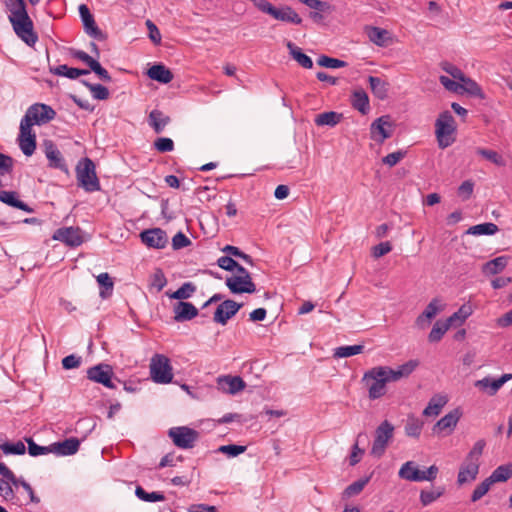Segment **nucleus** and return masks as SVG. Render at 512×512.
I'll list each match as a JSON object with an SVG mask.
<instances>
[{"label":"nucleus","instance_id":"56","mask_svg":"<svg viewBox=\"0 0 512 512\" xmlns=\"http://www.w3.org/2000/svg\"><path fill=\"white\" fill-rule=\"evenodd\" d=\"M491 484L487 479L478 484L471 494V501H479L491 488Z\"/></svg>","mask_w":512,"mask_h":512},{"label":"nucleus","instance_id":"47","mask_svg":"<svg viewBox=\"0 0 512 512\" xmlns=\"http://www.w3.org/2000/svg\"><path fill=\"white\" fill-rule=\"evenodd\" d=\"M196 291V286L192 282H185L180 288L171 293L169 297L176 300H184L190 298Z\"/></svg>","mask_w":512,"mask_h":512},{"label":"nucleus","instance_id":"26","mask_svg":"<svg viewBox=\"0 0 512 512\" xmlns=\"http://www.w3.org/2000/svg\"><path fill=\"white\" fill-rule=\"evenodd\" d=\"M174 320L177 322L189 321L198 315V309L190 302L179 301L174 307Z\"/></svg>","mask_w":512,"mask_h":512},{"label":"nucleus","instance_id":"28","mask_svg":"<svg viewBox=\"0 0 512 512\" xmlns=\"http://www.w3.org/2000/svg\"><path fill=\"white\" fill-rule=\"evenodd\" d=\"M0 201L8 206L20 209L22 211L28 213L33 212V209L30 206L19 199V194L16 191L1 190Z\"/></svg>","mask_w":512,"mask_h":512},{"label":"nucleus","instance_id":"12","mask_svg":"<svg viewBox=\"0 0 512 512\" xmlns=\"http://www.w3.org/2000/svg\"><path fill=\"white\" fill-rule=\"evenodd\" d=\"M42 146L44 154L48 160V166L50 168L59 169L67 173L68 166L56 144L52 140H44Z\"/></svg>","mask_w":512,"mask_h":512},{"label":"nucleus","instance_id":"43","mask_svg":"<svg viewBox=\"0 0 512 512\" xmlns=\"http://www.w3.org/2000/svg\"><path fill=\"white\" fill-rule=\"evenodd\" d=\"M451 326L453 324L449 322V319L445 322L437 321L428 335V340L432 343L440 341Z\"/></svg>","mask_w":512,"mask_h":512},{"label":"nucleus","instance_id":"5","mask_svg":"<svg viewBox=\"0 0 512 512\" xmlns=\"http://www.w3.org/2000/svg\"><path fill=\"white\" fill-rule=\"evenodd\" d=\"M456 131V122L449 111L439 114L435 122V134L440 148L444 149L452 145L455 138L452 135Z\"/></svg>","mask_w":512,"mask_h":512},{"label":"nucleus","instance_id":"46","mask_svg":"<svg viewBox=\"0 0 512 512\" xmlns=\"http://www.w3.org/2000/svg\"><path fill=\"white\" fill-rule=\"evenodd\" d=\"M96 279L99 286L101 287L100 296L102 298H107L110 296L114 287V283L110 275L106 272L100 273Z\"/></svg>","mask_w":512,"mask_h":512},{"label":"nucleus","instance_id":"29","mask_svg":"<svg viewBox=\"0 0 512 512\" xmlns=\"http://www.w3.org/2000/svg\"><path fill=\"white\" fill-rule=\"evenodd\" d=\"M398 476L406 481L421 482V470L414 461L405 462L399 469Z\"/></svg>","mask_w":512,"mask_h":512},{"label":"nucleus","instance_id":"11","mask_svg":"<svg viewBox=\"0 0 512 512\" xmlns=\"http://www.w3.org/2000/svg\"><path fill=\"white\" fill-rule=\"evenodd\" d=\"M79 14L83 23L84 31L87 35L98 41L106 40V34L97 26L87 5L81 4L79 6Z\"/></svg>","mask_w":512,"mask_h":512},{"label":"nucleus","instance_id":"49","mask_svg":"<svg viewBox=\"0 0 512 512\" xmlns=\"http://www.w3.org/2000/svg\"><path fill=\"white\" fill-rule=\"evenodd\" d=\"M363 350H364V345L340 346L335 349L334 357H336V358L351 357V356L362 353Z\"/></svg>","mask_w":512,"mask_h":512},{"label":"nucleus","instance_id":"60","mask_svg":"<svg viewBox=\"0 0 512 512\" xmlns=\"http://www.w3.org/2000/svg\"><path fill=\"white\" fill-rule=\"evenodd\" d=\"M471 314L470 307L463 305L457 312L453 313L448 319L449 322L455 325L456 323L462 324Z\"/></svg>","mask_w":512,"mask_h":512},{"label":"nucleus","instance_id":"40","mask_svg":"<svg viewBox=\"0 0 512 512\" xmlns=\"http://www.w3.org/2000/svg\"><path fill=\"white\" fill-rule=\"evenodd\" d=\"M366 33L371 42L377 46H384L389 39V32L385 29L370 26L366 28Z\"/></svg>","mask_w":512,"mask_h":512},{"label":"nucleus","instance_id":"3","mask_svg":"<svg viewBox=\"0 0 512 512\" xmlns=\"http://www.w3.org/2000/svg\"><path fill=\"white\" fill-rule=\"evenodd\" d=\"M76 177L80 187L86 192L100 190V182L96 175L95 164L90 158H83L76 166Z\"/></svg>","mask_w":512,"mask_h":512},{"label":"nucleus","instance_id":"34","mask_svg":"<svg viewBox=\"0 0 512 512\" xmlns=\"http://www.w3.org/2000/svg\"><path fill=\"white\" fill-rule=\"evenodd\" d=\"M343 115L335 111L323 112L316 115L314 122L317 126L334 127L341 122Z\"/></svg>","mask_w":512,"mask_h":512},{"label":"nucleus","instance_id":"19","mask_svg":"<svg viewBox=\"0 0 512 512\" xmlns=\"http://www.w3.org/2000/svg\"><path fill=\"white\" fill-rule=\"evenodd\" d=\"M18 144L25 156H31L36 149V134L32 128L20 123Z\"/></svg>","mask_w":512,"mask_h":512},{"label":"nucleus","instance_id":"58","mask_svg":"<svg viewBox=\"0 0 512 512\" xmlns=\"http://www.w3.org/2000/svg\"><path fill=\"white\" fill-rule=\"evenodd\" d=\"M218 451L226 454L228 457H236L246 451V446L242 445H222L218 448Z\"/></svg>","mask_w":512,"mask_h":512},{"label":"nucleus","instance_id":"10","mask_svg":"<svg viewBox=\"0 0 512 512\" xmlns=\"http://www.w3.org/2000/svg\"><path fill=\"white\" fill-rule=\"evenodd\" d=\"M114 372L109 364L100 363L87 370V378L95 383L114 389L115 385L112 381Z\"/></svg>","mask_w":512,"mask_h":512},{"label":"nucleus","instance_id":"14","mask_svg":"<svg viewBox=\"0 0 512 512\" xmlns=\"http://www.w3.org/2000/svg\"><path fill=\"white\" fill-rule=\"evenodd\" d=\"M462 416V412L459 408H455L441 419H439L433 426L432 431L434 434L450 435L454 431Z\"/></svg>","mask_w":512,"mask_h":512},{"label":"nucleus","instance_id":"24","mask_svg":"<svg viewBox=\"0 0 512 512\" xmlns=\"http://www.w3.org/2000/svg\"><path fill=\"white\" fill-rule=\"evenodd\" d=\"M443 306L438 298H434L430 301V303L426 306L425 310L420 314L415 324L417 327L424 329L429 324L430 321L442 310Z\"/></svg>","mask_w":512,"mask_h":512},{"label":"nucleus","instance_id":"50","mask_svg":"<svg viewBox=\"0 0 512 512\" xmlns=\"http://www.w3.org/2000/svg\"><path fill=\"white\" fill-rule=\"evenodd\" d=\"M0 449L5 455H23L26 452V447L22 441H17L16 443H0Z\"/></svg>","mask_w":512,"mask_h":512},{"label":"nucleus","instance_id":"57","mask_svg":"<svg viewBox=\"0 0 512 512\" xmlns=\"http://www.w3.org/2000/svg\"><path fill=\"white\" fill-rule=\"evenodd\" d=\"M486 446V442L484 439H480L475 442L472 449L469 451V453L466 455L465 458H468L470 460H474L476 462H480V457L483 453V450Z\"/></svg>","mask_w":512,"mask_h":512},{"label":"nucleus","instance_id":"17","mask_svg":"<svg viewBox=\"0 0 512 512\" xmlns=\"http://www.w3.org/2000/svg\"><path fill=\"white\" fill-rule=\"evenodd\" d=\"M480 462L465 458L461 463L457 475L458 486L473 482L479 474Z\"/></svg>","mask_w":512,"mask_h":512},{"label":"nucleus","instance_id":"36","mask_svg":"<svg viewBox=\"0 0 512 512\" xmlns=\"http://www.w3.org/2000/svg\"><path fill=\"white\" fill-rule=\"evenodd\" d=\"M512 477V463L498 466L486 479L491 485L505 482Z\"/></svg>","mask_w":512,"mask_h":512},{"label":"nucleus","instance_id":"8","mask_svg":"<svg viewBox=\"0 0 512 512\" xmlns=\"http://www.w3.org/2000/svg\"><path fill=\"white\" fill-rule=\"evenodd\" d=\"M169 437L175 446L181 449H190L199 438V433L187 426L172 427L168 431Z\"/></svg>","mask_w":512,"mask_h":512},{"label":"nucleus","instance_id":"64","mask_svg":"<svg viewBox=\"0 0 512 512\" xmlns=\"http://www.w3.org/2000/svg\"><path fill=\"white\" fill-rule=\"evenodd\" d=\"M191 244L190 239L182 232H178L172 238L173 249L179 250Z\"/></svg>","mask_w":512,"mask_h":512},{"label":"nucleus","instance_id":"53","mask_svg":"<svg viewBox=\"0 0 512 512\" xmlns=\"http://www.w3.org/2000/svg\"><path fill=\"white\" fill-rule=\"evenodd\" d=\"M151 287L155 288L157 292H160L167 285V278L162 269H155L150 279Z\"/></svg>","mask_w":512,"mask_h":512},{"label":"nucleus","instance_id":"59","mask_svg":"<svg viewBox=\"0 0 512 512\" xmlns=\"http://www.w3.org/2000/svg\"><path fill=\"white\" fill-rule=\"evenodd\" d=\"M50 72L57 76H64L69 79H76V68L69 67L65 64L50 68Z\"/></svg>","mask_w":512,"mask_h":512},{"label":"nucleus","instance_id":"62","mask_svg":"<svg viewBox=\"0 0 512 512\" xmlns=\"http://www.w3.org/2000/svg\"><path fill=\"white\" fill-rule=\"evenodd\" d=\"M405 155H406V151H403V150L395 151V152L390 153V154L386 155L385 157H383L382 163L389 167H393L396 164H398L405 157Z\"/></svg>","mask_w":512,"mask_h":512},{"label":"nucleus","instance_id":"31","mask_svg":"<svg viewBox=\"0 0 512 512\" xmlns=\"http://www.w3.org/2000/svg\"><path fill=\"white\" fill-rule=\"evenodd\" d=\"M447 402V396L440 394L434 395L423 410V415L426 417L438 416Z\"/></svg>","mask_w":512,"mask_h":512},{"label":"nucleus","instance_id":"6","mask_svg":"<svg viewBox=\"0 0 512 512\" xmlns=\"http://www.w3.org/2000/svg\"><path fill=\"white\" fill-rule=\"evenodd\" d=\"M150 374L154 382L168 384L173 379L172 366L168 357L155 354L150 362Z\"/></svg>","mask_w":512,"mask_h":512},{"label":"nucleus","instance_id":"63","mask_svg":"<svg viewBox=\"0 0 512 512\" xmlns=\"http://www.w3.org/2000/svg\"><path fill=\"white\" fill-rule=\"evenodd\" d=\"M154 147L159 152H170L174 149V142L171 138L161 137L154 142Z\"/></svg>","mask_w":512,"mask_h":512},{"label":"nucleus","instance_id":"35","mask_svg":"<svg viewBox=\"0 0 512 512\" xmlns=\"http://www.w3.org/2000/svg\"><path fill=\"white\" fill-rule=\"evenodd\" d=\"M459 93H467L470 96L478 97L480 99L485 98V94L483 93L480 85H478L476 81L467 76H465L463 80L460 81Z\"/></svg>","mask_w":512,"mask_h":512},{"label":"nucleus","instance_id":"61","mask_svg":"<svg viewBox=\"0 0 512 512\" xmlns=\"http://www.w3.org/2000/svg\"><path fill=\"white\" fill-rule=\"evenodd\" d=\"M14 167V159L0 152V176L10 174Z\"/></svg>","mask_w":512,"mask_h":512},{"label":"nucleus","instance_id":"44","mask_svg":"<svg viewBox=\"0 0 512 512\" xmlns=\"http://www.w3.org/2000/svg\"><path fill=\"white\" fill-rule=\"evenodd\" d=\"M135 495L138 499L144 502H162L165 501V495L162 492L154 491L147 492L143 487L137 486L135 489Z\"/></svg>","mask_w":512,"mask_h":512},{"label":"nucleus","instance_id":"54","mask_svg":"<svg viewBox=\"0 0 512 512\" xmlns=\"http://www.w3.org/2000/svg\"><path fill=\"white\" fill-rule=\"evenodd\" d=\"M26 441L28 443V453L33 457L52 453V444L49 446H40L36 444L31 438L26 439Z\"/></svg>","mask_w":512,"mask_h":512},{"label":"nucleus","instance_id":"2","mask_svg":"<svg viewBox=\"0 0 512 512\" xmlns=\"http://www.w3.org/2000/svg\"><path fill=\"white\" fill-rule=\"evenodd\" d=\"M362 382L368 389L369 399L376 400L386 394V384L391 381L385 372V367L376 366L364 373Z\"/></svg>","mask_w":512,"mask_h":512},{"label":"nucleus","instance_id":"30","mask_svg":"<svg viewBox=\"0 0 512 512\" xmlns=\"http://www.w3.org/2000/svg\"><path fill=\"white\" fill-rule=\"evenodd\" d=\"M147 75L150 79L167 84L172 81L173 74L163 64H155L148 69Z\"/></svg>","mask_w":512,"mask_h":512},{"label":"nucleus","instance_id":"27","mask_svg":"<svg viewBox=\"0 0 512 512\" xmlns=\"http://www.w3.org/2000/svg\"><path fill=\"white\" fill-rule=\"evenodd\" d=\"M80 440L75 437L65 439L62 442L52 443V453L58 456H70L78 452Z\"/></svg>","mask_w":512,"mask_h":512},{"label":"nucleus","instance_id":"9","mask_svg":"<svg viewBox=\"0 0 512 512\" xmlns=\"http://www.w3.org/2000/svg\"><path fill=\"white\" fill-rule=\"evenodd\" d=\"M261 12L269 14L274 19L279 21L288 22L296 25L302 23V19L297 14V12L292 7L287 5L277 8L269 2L268 4L262 5Z\"/></svg>","mask_w":512,"mask_h":512},{"label":"nucleus","instance_id":"38","mask_svg":"<svg viewBox=\"0 0 512 512\" xmlns=\"http://www.w3.org/2000/svg\"><path fill=\"white\" fill-rule=\"evenodd\" d=\"M423 426H424L423 420H421L420 418H418L414 415H409L406 420L405 427H404L405 434L408 437L419 438L421 435Z\"/></svg>","mask_w":512,"mask_h":512},{"label":"nucleus","instance_id":"42","mask_svg":"<svg viewBox=\"0 0 512 512\" xmlns=\"http://www.w3.org/2000/svg\"><path fill=\"white\" fill-rule=\"evenodd\" d=\"M371 477H372V473L369 476L361 478V479L351 483L350 485H348L345 488V490L343 491V495H342L343 498H350V497L360 494L363 491V489L365 488V486L371 480Z\"/></svg>","mask_w":512,"mask_h":512},{"label":"nucleus","instance_id":"1","mask_svg":"<svg viewBox=\"0 0 512 512\" xmlns=\"http://www.w3.org/2000/svg\"><path fill=\"white\" fill-rule=\"evenodd\" d=\"M4 5L9 12L8 19L15 34L28 46H34L38 41V35L34 31L33 21L28 15L24 0H4Z\"/></svg>","mask_w":512,"mask_h":512},{"label":"nucleus","instance_id":"22","mask_svg":"<svg viewBox=\"0 0 512 512\" xmlns=\"http://www.w3.org/2000/svg\"><path fill=\"white\" fill-rule=\"evenodd\" d=\"M225 284L233 294H251L256 291V286L252 281V278L227 277Z\"/></svg>","mask_w":512,"mask_h":512},{"label":"nucleus","instance_id":"18","mask_svg":"<svg viewBox=\"0 0 512 512\" xmlns=\"http://www.w3.org/2000/svg\"><path fill=\"white\" fill-rule=\"evenodd\" d=\"M242 307V304L237 303L234 300L227 299L224 300L221 304L218 305L216 311L214 313L213 320L216 323L221 325H225L229 319H231L239 309Z\"/></svg>","mask_w":512,"mask_h":512},{"label":"nucleus","instance_id":"32","mask_svg":"<svg viewBox=\"0 0 512 512\" xmlns=\"http://www.w3.org/2000/svg\"><path fill=\"white\" fill-rule=\"evenodd\" d=\"M286 46L291 57L298 62L303 68L311 69L313 67L312 59L302 52V50L291 41H287Z\"/></svg>","mask_w":512,"mask_h":512},{"label":"nucleus","instance_id":"20","mask_svg":"<svg viewBox=\"0 0 512 512\" xmlns=\"http://www.w3.org/2000/svg\"><path fill=\"white\" fill-rule=\"evenodd\" d=\"M141 240L150 248L162 249L168 242L165 231L161 228L148 229L140 234Z\"/></svg>","mask_w":512,"mask_h":512},{"label":"nucleus","instance_id":"25","mask_svg":"<svg viewBox=\"0 0 512 512\" xmlns=\"http://www.w3.org/2000/svg\"><path fill=\"white\" fill-rule=\"evenodd\" d=\"M218 388L229 394H236L246 387V383L239 376H221L217 379Z\"/></svg>","mask_w":512,"mask_h":512},{"label":"nucleus","instance_id":"52","mask_svg":"<svg viewBox=\"0 0 512 512\" xmlns=\"http://www.w3.org/2000/svg\"><path fill=\"white\" fill-rule=\"evenodd\" d=\"M476 153L478 155L484 157L485 159L491 161L492 163H494L497 166H500V167L505 166V160L496 151L488 150V149H484V148H477Z\"/></svg>","mask_w":512,"mask_h":512},{"label":"nucleus","instance_id":"16","mask_svg":"<svg viewBox=\"0 0 512 512\" xmlns=\"http://www.w3.org/2000/svg\"><path fill=\"white\" fill-rule=\"evenodd\" d=\"M371 137L378 143H383L387 138L391 137L393 124L389 116H381L371 124Z\"/></svg>","mask_w":512,"mask_h":512},{"label":"nucleus","instance_id":"51","mask_svg":"<svg viewBox=\"0 0 512 512\" xmlns=\"http://www.w3.org/2000/svg\"><path fill=\"white\" fill-rule=\"evenodd\" d=\"M507 265V259L503 256L488 261L484 266V272L488 274H498Z\"/></svg>","mask_w":512,"mask_h":512},{"label":"nucleus","instance_id":"23","mask_svg":"<svg viewBox=\"0 0 512 512\" xmlns=\"http://www.w3.org/2000/svg\"><path fill=\"white\" fill-rule=\"evenodd\" d=\"M418 360H409L406 363L399 365L397 368H391L389 366L385 367V372L387 373L391 382L399 381L402 378H407L410 376L415 369L418 367Z\"/></svg>","mask_w":512,"mask_h":512},{"label":"nucleus","instance_id":"15","mask_svg":"<svg viewBox=\"0 0 512 512\" xmlns=\"http://www.w3.org/2000/svg\"><path fill=\"white\" fill-rule=\"evenodd\" d=\"M53 239L60 241L70 247L80 246L84 239L82 230L79 227H62L54 232Z\"/></svg>","mask_w":512,"mask_h":512},{"label":"nucleus","instance_id":"33","mask_svg":"<svg viewBox=\"0 0 512 512\" xmlns=\"http://www.w3.org/2000/svg\"><path fill=\"white\" fill-rule=\"evenodd\" d=\"M170 123V117L164 115L160 110L154 109L149 114V125L156 133H161Z\"/></svg>","mask_w":512,"mask_h":512},{"label":"nucleus","instance_id":"21","mask_svg":"<svg viewBox=\"0 0 512 512\" xmlns=\"http://www.w3.org/2000/svg\"><path fill=\"white\" fill-rule=\"evenodd\" d=\"M510 379H512V374H503L498 379H494L492 377H484L483 379L477 380L475 382V387L487 393L488 395L493 396Z\"/></svg>","mask_w":512,"mask_h":512},{"label":"nucleus","instance_id":"41","mask_svg":"<svg viewBox=\"0 0 512 512\" xmlns=\"http://www.w3.org/2000/svg\"><path fill=\"white\" fill-rule=\"evenodd\" d=\"M352 106L363 114L369 110V98L364 90H356L353 92Z\"/></svg>","mask_w":512,"mask_h":512},{"label":"nucleus","instance_id":"37","mask_svg":"<svg viewBox=\"0 0 512 512\" xmlns=\"http://www.w3.org/2000/svg\"><path fill=\"white\" fill-rule=\"evenodd\" d=\"M368 81L374 96L380 100H384L388 96V83L376 76H369Z\"/></svg>","mask_w":512,"mask_h":512},{"label":"nucleus","instance_id":"13","mask_svg":"<svg viewBox=\"0 0 512 512\" xmlns=\"http://www.w3.org/2000/svg\"><path fill=\"white\" fill-rule=\"evenodd\" d=\"M0 475V496L5 500H11L14 497L12 485L18 487L19 479L4 462H0Z\"/></svg>","mask_w":512,"mask_h":512},{"label":"nucleus","instance_id":"55","mask_svg":"<svg viewBox=\"0 0 512 512\" xmlns=\"http://www.w3.org/2000/svg\"><path fill=\"white\" fill-rule=\"evenodd\" d=\"M317 63L319 66L330 68V69H337L341 67H345L347 63L345 61H342L337 58H332L326 55H322L318 58Z\"/></svg>","mask_w":512,"mask_h":512},{"label":"nucleus","instance_id":"4","mask_svg":"<svg viewBox=\"0 0 512 512\" xmlns=\"http://www.w3.org/2000/svg\"><path fill=\"white\" fill-rule=\"evenodd\" d=\"M56 117V111L44 103H34L28 107L20 123L32 128V126H42Z\"/></svg>","mask_w":512,"mask_h":512},{"label":"nucleus","instance_id":"7","mask_svg":"<svg viewBox=\"0 0 512 512\" xmlns=\"http://www.w3.org/2000/svg\"><path fill=\"white\" fill-rule=\"evenodd\" d=\"M394 426L387 420L383 421L375 431L371 455L380 458L386 451L389 441L393 438Z\"/></svg>","mask_w":512,"mask_h":512},{"label":"nucleus","instance_id":"39","mask_svg":"<svg viewBox=\"0 0 512 512\" xmlns=\"http://www.w3.org/2000/svg\"><path fill=\"white\" fill-rule=\"evenodd\" d=\"M445 486H438L433 490H421L419 500L422 506L426 507L435 502L445 494Z\"/></svg>","mask_w":512,"mask_h":512},{"label":"nucleus","instance_id":"48","mask_svg":"<svg viewBox=\"0 0 512 512\" xmlns=\"http://www.w3.org/2000/svg\"><path fill=\"white\" fill-rule=\"evenodd\" d=\"M81 83L89 89L94 99L106 100L109 97V90L101 84H92L86 80H81Z\"/></svg>","mask_w":512,"mask_h":512},{"label":"nucleus","instance_id":"45","mask_svg":"<svg viewBox=\"0 0 512 512\" xmlns=\"http://www.w3.org/2000/svg\"><path fill=\"white\" fill-rule=\"evenodd\" d=\"M498 231V226L491 222H486L478 225L471 226L467 230V234L480 236V235H494Z\"/></svg>","mask_w":512,"mask_h":512}]
</instances>
